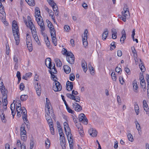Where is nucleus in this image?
Listing matches in <instances>:
<instances>
[{
  "instance_id": "e433bc0d",
  "label": "nucleus",
  "mask_w": 149,
  "mask_h": 149,
  "mask_svg": "<svg viewBox=\"0 0 149 149\" xmlns=\"http://www.w3.org/2000/svg\"><path fill=\"white\" fill-rule=\"evenodd\" d=\"M67 135L68 142L70 141H73L72 136V134L71 132L67 133Z\"/></svg>"
},
{
  "instance_id": "6e6d98bb",
  "label": "nucleus",
  "mask_w": 149,
  "mask_h": 149,
  "mask_svg": "<svg viewBox=\"0 0 149 149\" xmlns=\"http://www.w3.org/2000/svg\"><path fill=\"white\" fill-rule=\"evenodd\" d=\"M65 31L66 32H69L70 30V26L68 25H65L64 27Z\"/></svg>"
},
{
  "instance_id": "7c9ffc66",
  "label": "nucleus",
  "mask_w": 149,
  "mask_h": 149,
  "mask_svg": "<svg viewBox=\"0 0 149 149\" xmlns=\"http://www.w3.org/2000/svg\"><path fill=\"white\" fill-rule=\"evenodd\" d=\"M140 63L139 64V67L140 68L141 71L143 72H144L145 71L146 69L144 66L143 65V62L141 61V59H140Z\"/></svg>"
},
{
  "instance_id": "e2e57ef3",
  "label": "nucleus",
  "mask_w": 149,
  "mask_h": 149,
  "mask_svg": "<svg viewBox=\"0 0 149 149\" xmlns=\"http://www.w3.org/2000/svg\"><path fill=\"white\" fill-rule=\"evenodd\" d=\"M72 119H73V120L74 122L75 123H77V117L76 116L74 115V116H72Z\"/></svg>"
},
{
  "instance_id": "0eeeda50",
  "label": "nucleus",
  "mask_w": 149,
  "mask_h": 149,
  "mask_svg": "<svg viewBox=\"0 0 149 149\" xmlns=\"http://www.w3.org/2000/svg\"><path fill=\"white\" fill-rule=\"evenodd\" d=\"M67 57H66L67 61L70 64H72L74 63V56L71 52H68L67 54Z\"/></svg>"
},
{
  "instance_id": "603ef678",
  "label": "nucleus",
  "mask_w": 149,
  "mask_h": 149,
  "mask_svg": "<svg viewBox=\"0 0 149 149\" xmlns=\"http://www.w3.org/2000/svg\"><path fill=\"white\" fill-rule=\"evenodd\" d=\"M75 79V76L73 74H71L70 76V79L71 81H73Z\"/></svg>"
},
{
  "instance_id": "ddd939ff",
  "label": "nucleus",
  "mask_w": 149,
  "mask_h": 149,
  "mask_svg": "<svg viewBox=\"0 0 149 149\" xmlns=\"http://www.w3.org/2000/svg\"><path fill=\"white\" fill-rule=\"evenodd\" d=\"M46 108L45 109H46L47 111H50L51 112H52V113H53V110L52 109H51L50 108V106H51V104L49 100L47 98H46Z\"/></svg>"
},
{
  "instance_id": "72a5a7b5",
  "label": "nucleus",
  "mask_w": 149,
  "mask_h": 149,
  "mask_svg": "<svg viewBox=\"0 0 149 149\" xmlns=\"http://www.w3.org/2000/svg\"><path fill=\"white\" fill-rule=\"evenodd\" d=\"M50 69L51 70L49 72L51 74H52V73L56 74L57 72L56 68L55 67V65L54 64L52 65L51 69Z\"/></svg>"
},
{
  "instance_id": "cd10ccee",
  "label": "nucleus",
  "mask_w": 149,
  "mask_h": 149,
  "mask_svg": "<svg viewBox=\"0 0 149 149\" xmlns=\"http://www.w3.org/2000/svg\"><path fill=\"white\" fill-rule=\"evenodd\" d=\"M133 86L134 91L136 92V90L138 89V86L136 80H134L133 81Z\"/></svg>"
},
{
  "instance_id": "79ce46f5",
  "label": "nucleus",
  "mask_w": 149,
  "mask_h": 149,
  "mask_svg": "<svg viewBox=\"0 0 149 149\" xmlns=\"http://www.w3.org/2000/svg\"><path fill=\"white\" fill-rule=\"evenodd\" d=\"M128 139L131 142H133L134 141L133 137L132 135L130 133H128L127 135Z\"/></svg>"
},
{
  "instance_id": "393cba45",
  "label": "nucleus",
  "mask_w": 149,
  "mask_h": 149,
  "mask_svg": "<svg viewBox=\"0 0 149 149\" xmlns=\"http://www.w3.org/2000/svg\"><path fill=\"white\" fill-rule=\"evenodd\" d=\"M143 106L144 110L146 112V113L148 114V111L149 110L148 105L146 103V101L145 100H143Z\"/></svg>"
},
{
  "instance_id": "09e8293b",
  "label": "nucleus",
  "mask_w": 149,
  "mask_h": 149,
  "mask_svg": "<svg viewBox=\"0 0 149 149\" xmlns=\"http://www.w3.org/2000/svg\"><path fill=\"white\" fill-rule=\"evenodd\" d=\"M115 42H113L111 44V46L110 49L111 50H112L114 49L115 48Z\"/></svg>"
},
{
  "instance_id": "7ed1b4c3",
  "label": "nucleus",
  "mask_w": 149,
  "mask_h": 149,
  "mask_svg": "<svg viewBox=\"0 0 149 149\" xmlns=\"http://www.w3.org/2000/svg\"><path fill=\"white\" fill-rule=\"evenodd\" d=\"M12 30L13 35L16 41V44L18 45L19 42V30L17 22L14 20L12 22Z\"/></svg>"
},
{
  "instance_id": "473e14b6",
  "label": "nucleus",
  "mask_w": 149,
  "mask_h": 149,
  "mask_svg": "<svg viewBox=\"0 0 149 149\" xmlns=\"http://www.w3.org/2000/svg\"><path fill=\"white\" fill-rule=\"evenodd\" d=\"M25 1L30 6H33L35 4L34 0H25Z\"/></svg>"
},
{
  "instance_id": "412c9836",
  "label": "nucleus",
  "mask_w": 149,
  "mask_h": 149,
  "mask_svg": "<svg viewBox=\"0 0 149 149\" xmlns=\"http://www.w3.org/2000/svg\"><path fill=\"white\" fill-rule=\"evenodd\" d=\"M108 35V31L107 29H105L102 35V38L103 40H105Z\"/></svg>"
},
{
  "instance_id": "b1692460",
  "label": "nucleus",
  "mask_w": 149,
  "mask_h": 149,
  "mask_svg": "<svg viewBox=\"0 0 149 149\" xmlns=\"http://www.w3.org/2000/svg\"><path fill=\"white\" fill-rule=\"evenodd\" d=\"M81 66L83 71L86 72L87 70V64L86 61H82Z\"/></svg>"
},
{
  "instance_id": "c756f323",
  "label": "nucleus",
  "mask_w": 149,
  "mask_h": 149,
  "mask_svg": "<svg viewBox=\"0 0 149 149\" xmlns=\"http://www.w3.org/2000/svg\"><path fill=\"white\" fill-rule=\"evenodd\" d=\"M112 33V38L113 39H115L117 38V32L116 29H112L111 30Z\"/></svg>"
},
{
  "instance_id": "13d9d810",
  "label": "nucleus",
  "mask_w": 149,
  "mask_h": 149,
  "mask_svg": "<svg viewBox=\"0 0 149 149\" xmlns=\"http://www.w3.org/2000/svg\"><path fill=\"white\" fill-rule=\"evenodd\" d=\"M66 109L68 111L69 113H70L72 114H73L74 112V111L73 110H72L69 107H67V108H66Z\"/></svg>"
},
{
  "instance_id": "de8ad7c7",
  "label": "nucleus",
  "mask_w": 149,
  "mask_h": 149,
  "mask_svg": "<svg viewBox=\"0 0 149 149\" xmlns=\"http://www.w3.org/2000/svg\"><path fill=\"white\" fill-rule=\"evenodd\" d=\"M67 96L68 98L72 100L74 99V98L75 99V96L72 94L70 93L67 94Z\"/></svg>"
},
{
  "instance_id": "f257e3e1",
  "label": "nucleus",
  "mask_w": 149,
  "mask_h": 149,
  "mask_svg": "<svg viewBox=\"0 0 149 149\" xmlns=\"http://www.w3.org/2000/svg\"><path fill=\"white\" fill-rule=\"evenodd\" d=\"M35 16L37 22L40 26L41 33L43 35L45 33L44 31L45 30V26L44 21L40 15L39 9L38 7H36L35 8Z\"/></svg>"
},
{
  "instance_id": "c03bdc74",
  "label": "nucleus",
  "mask_w": 149,
  "mask_h": 149,
  "mask_svg": "<svg viewBox=\"0 0 149 149\" xmlns=\"http://www.w3.org/2000/svg\"><path fill=\"white\" fill-rule=\"evenodd\" d=\"M6 54L7 55H8L10 54V49L8 45H7V44H6Z\"/></svg>"
},
{
  "instance_id": "f704fd0d",
  "label": "nucleus",
  "mask_w": 149,
  "mask_h": 149,
  "mask_svg": "<svg viewBox=\"0 0 149 149\" xmlns=\"http://www.w3.org/2000/svg\"><path fill=\"white\" fill-rule=\"evenodd\" d=\"M45 111L46 114L45 115V116L46 118V120H47L48 119H52L51 117L49 116V115L50 113L51 114L52 113H51L50 111H47L46 109H45Z\"/></svg>"
},
{
  "instance_id": "20e7f679",
  "label": "nucleus",
  "mask_w": 149,
  "mask_h": 149,
  "mask_svg": "<svg viewBox=\"0 0 149 149\" xmlns=\"http://www.w3.org/2000/svg\"><path fill=\"white\" fill-rule=\"evenodd\" d=\"M48 26L50 29V32L52 37V41L55 46L57 44V39L56 36V31L52 23L48 20H46Z\"/></svg>"
},
{
  "instance_id": "f03ea898",
  "label": "nucleus",
  "mask_w": 149,
  "mask_h": 149,
  "mask_svg": "<svg viewBox=\"0 0 149 149\" xmlns=\"http://www.w3.org/2000/svg\"><path fill=\"white\" fill-rule=\"evenodd\" d=\"M27 19L29 23V28L31 31L33 37L36 42L39 45V44H40V42L37 34L36 30L35 27L32 21L31 17L29 16H27Z\"/></svg>"
},
{
  "instance_id": "9b49d317",
  "label": "nucleus",
  "mask_w": 149,
  "mask_h": 149,
  "mask_svg": "<svg viewBox=\"0 0 149 149\" xmlns=\"http://www.w3.org/2000/svg\"><path fill=\"white\" fill-rule=\"evenodd\" d=\"M0 116L2 121L3 123H6L7 121V119H6L5 114L4 113V110L1 109L0 110Z\"/></svg>"
},
{
  "instance_id": "bb28decb",
  "label": "nucleus",
  "mask_w": 149,
  "mask_h": 149,
  "mask_svg": "<svg viewBox=\"0 0 149 149\" xmlns=\"http://www.w3.org/2000/svg\"><path fill=\"white\" fill-rule=\"evenodd\" d=\"M63 69L65 72L68 74L71 71V68L67 65H65L63 66Z\"/></svg>"
},
{
  "instance_id": "f8f14e48",
  "label": "nucleus",
  "mask_w": 149,
  "mask_h": 149,
  "mask_svg": "<svg viewBox=\"0 0 149 149\" xmlns=\"http://www.w3.org/2000/svg\"><path fill=\"white\" fill-rule=\"evenodd\" d=\"M88 132L90 135L93 137H96L97 135L96 130L92 128H90L88 130Z\"/></svg>"
},
{
  "instance_id": "9d476101",
  "label": "nucleus",
  "mask_w": 149,
  "mask_h": 149,
  "mask_svg": "<svg viewBox=\"0 0 149 149\" xmlns=\"http://www.w3.org/2000/svg\"><path fill=\"white\" fill-rule=\"evenodd\" d=\"M20 115L21 116V114L22 113V118L23 119L24 121H27V112L26 109L24 107H22V109L20 112Z\"/></svg>"
},
{
  "instance_id": "864d4df0",
  "label": "nucleus",
  "mask_w": 149,
  "mask_h": 149,
  "mask_svg": "<svg viewBox=\"0 0 149 149\" xmlns=\"http://www.w3.org/2000/svg\"><path fill=\"white\" fill-rule=\"evenodd\" d=\"M34 144V142L33 140H31L30 143V149H32L33 147Z\"/></svg>"
},
{
  "instance_id": "2f4dec72",
  "label": "nucleus",
  "mask_w": 149,
  "mask_h": 149,
  "mask_svg": "<svg viewBox=\"0 0 149 149\" xmlns=\"http://www.w3.org/2000/svg\"><path fill=\"white\" fill-rule=\"evenodd\" d=\"M54 61L56 63L57 66L60 67L62 66V63L60 60L58 58H56L54 59Z\"/></svg>"
},
{
  "instance_id": "49530a36",
  "label": "nucleus",
  "mask_w": 149,
  "mask_h": 149,
  "mask_svg": "<svg viewBox=\"0 0 149 149\" xmlns=\"http://www.w3.org/2000/svg\"><path fill=\"white\" fill-rule=\"evenodd\" d=\"M111 77L112 79L114 81H116V74L114 72H112L111 74Z\"/></svg>"
},
{
  "instance_id": "aec40b11",
  "label": "nucleus",
  "mask_w": 149,
  "mask_h": 149,
  "mask_svg": "<svg viewBox=\"0 0 149 149\" xmlns=\"http://www.w3.org/2000/svg\"><path fill=\"white\" fill-rule=\"evenodd\" d=\"M122 36L120 38V41L121 43L124 42V41L126 38V34L125 31L124 29H123L121 32Z\"/></svg>"
},
{
  "instance_id": "5fc2aeb1",
  "label": "nucleus",
  "mask_w": 149,
  "mask_h": 149,
  "mask_svg": "<svg viewBox=\"0 0 149 149\" xmlns=\"http://www.w3.org/2000/svg\"><path fill=\"white\" fill-rule=\"evenodd\" d=\"M35 87L36 90L41 89V87L40 84H39L37 82L36 83V84L35 85Z\"/></svg>"
},
{
  "instance_id": "0e129e2a",
  "label": "nucleus",
  "mask_w": 149,
  "mask_h": 149,
  "mask_svg": "<svg viewBox=\"0 0 149 149\" xmlns=\"http://www.w3.org/2000/svg\"><path fill=\"white\" fill-rule=\"evenodd\" d=\"M115 71L118 73H120L121 71V69L118 67H117L115 70Z\"/></svg>"
},
{
  "instance_id": "052dcab7",
  "label": "nucleus",
  "mask_w": 149,
  "mask_h": 149,
  "mask_svg": "<svg viewBox=\"0 0 149 149\" xmlns=\"http://www.w3.org/2000/svg\"><path fill=\"white\" fill-rule=\"evenodd\" d=\"M13 61L15 62V65L17 64L18 63V60L17 57L15 56H14Z\"/></svg>"
},
{
  "instance_id": "39448f33",
  "label": "nucleus",
  "mask_w": 149,
  "mask_h": 149,
  "mask_svg": "<svg viewBox=\"0 0 149 149\" xmlns=\"http://www.w3.org/2000/svg\"><path fill=\"white\" fill-rule=\"evenodd\" d=\"M124 11L122 12V15L119 16V18L124 22L126 21V19L128 18L130 15V13L128 8L123 9Z\"/></svg>"
},
{
  "instance_id": "a211bd4d",
  "label": "nucleus",
  "mask_w": 149,
  "mask_h": 149,
  "mask_svg": "<svg viewBox=\"0 0 149 149\" xmlns=\"http://www.w3.org/2000/svg\"><path fill=\"white\" fill-rule=\"evenodd\" d=\"M73 88V83L68 81L66 83V89L69 91L72 90Z\"/></svg>"
},
{
  "instance_id": "69168bd1",
  "label": "nucleus",
  "mask_w": 149,
  "mask_h": 149,
  "mask_svg": "<svg viewBox=\"0 0 149 149\" xmlns=\"http://www.w3.org/2000/svg\"><path fill=\"white\" fill-rule=\"evenodd\" d=\"M17 146L18 147H19V148H20V147L22 146V145H21L20 141L19 140H17Z\"/></svg>"
},
{
  "instance_id": "a18cd8bd",
  "label": "nucleus",
  "mask_w": 149,
  "mask_h": 149,
  "mask_svg": "<svg viewBox=\"0 0 149 149\" xmlns=\"http://www.w3.org/2000/svg\"><path fill=\"white\" fill-rule=\"evenodd\" d=\"M7 97H3L2 99L3 100L2 101V103L3 105H7L8 103V101L7 100Z\"/></svg>"
},
{
  "instance_id": "a878e982",
  "label": "nucleus",
  "mask_w": 149,
  "mask_h": 149,
  "mask_svg": "<svg viewBox=\"0 0 149 149\" xmlns=\"http://www.w3.org/2000/svg\"><path fill=\"white\" fill-rule=\"evenodd\" d=\"M135 123L136 125V128L138 130L139 134V135H141V131L140 125L137 120H136L135 121Z\"/></svg>"
},
{
  "instance_id": "5701e85b",
  "label": "nucleus",
  "mask_w": 149,
  "mask_h": 149,
  "mask_svg": "<svg viewBox=\"0 0 149 149\" xmlns=\"http://www.w3.org/2000/svg\"><path fill=\"white\" fill-rule=\"evenodd\" d=\"M63 125L66 134H67L68 132H71L70 128H69L68 124L67 122H64Z\"/></svg>"
},
{
  "instance_id": "4d7b16f0",
  "label": "nucleus",
  "mask_w": 149,
  "mask_h": 149,
  "mask_svg": "<svg viewBox=\"0 0 149 149\" xmlns=\"http://www.w3.org/2000/svg\"><path fill=\"white\" fill-rule=\"evenodd\" d=\"M47 122L48 123L49 126L53 125V123L52 120V119L47 120Z\"/></svg>"
},
{
  "instance_id": "774afa93",
  "label": "nucleus",
  "mask_w": 149,
  "mask_h": 149,
  "mask_svg": "<svg viewBox=\"0 0 149 149\" xmlns=\"http://www.w3.org/2000/svg\"><path fill=\"white\" fill-rule=\"evenodd\" d=\"M146 78L147 79V85H149V75L147 74L146 76Z\"/></svg>"
},
{
  "instance_id": "f3484780",
  "label": "nucleus",
  "mask_w": 149,
  "mask_h": 149,
  "mask_svg": "<svg viewBox=\"0 0 149 149\" xmlns=\"http://www.w3.org/2000/svg\"><path fill=\"white\" fill-rule=\"evenodd\" d=\"M139 79L140 80L141 86L143 89H146V84L143 76H140Z\"/></svg>"
},
{
  "instance_id": "c85d7f7f",
  "label": "nucleus",
  "mask_w": 149,
  "mask_h": 149,
  "mask_svg": "<svg viewBox=\"0 0 149 149\" xmlns=\"http://www.w3.org/2000/svg\"><path fill=\"white\" fill-rule=\"evenodd\" d=\"M77 126L78 128V131L79 132V134L80 135L82 136V135H83V134L84 132L82 127L81 126L80 124H79L78 125H77Z\"/></svg>"
},
{
  "instance_id": "1a4fd4ad",
  "label": "nucleus",
  "mask_w": 149,
  "mask_h": 149,
  "mask_svg": "<svg viewBox=\"0 0 149 149\" xmlns=\"http://www.w3.org/2000/svg\"><path fill=\"white\" fill-rule=\"evenodd\" d=\"M79 120L80 122L85 125L88 124V120L84 113H81L79 116Z\"/></svg>"
},
{
  "instance_id": "6ab92c4d",
  "label": "nucleus",
  "mask_w": 149,
  "mask_h": 149,
  "mask_svg": "<svg viewBox=\"0 0 149 149\" xmlns=\"http://www.w3.org/2000/svg\"><path fill=\"white\" fill-rule=\"evenodd\" d=\"M19 102L17 103L18 105L16 107V111L17 112V116L19 117L21 116L20 114L21 111L22 109V107H21V103H20V101H19Z\"/></svg>"
},
{
  "instance_id": "2eb2a0df",
  "label": "nucleus",
  "mask_w": 149,
  "mask_h": 149,
  "mask_svg": "<svg viewBox=\"0 0 149 149\" xmlns=\"http://www.w3.org/2000/svg\"><path fill=\"white\" fill-rule=\"evenodd\" d=\"M53 8V10L54 12L55 15L56 16L58 15L59 12L58 8L56 4L55 3L52 5H51Z\"/></svg>"
},
{
  "instance_id": "37998d69",
  "label": "nucleus",
  "mask_w": 149,
  "mask_h": 149,
  "mask_svg": "<svg viewBox=\"0 0 149 149\" xmlns=\"http://www.w3.org/2000/svg\"><path fill=\"white\" fill-rule=\"evenodd\" d=\"M131 49L132 50V52L133 54V56L134 57H136L137 56V54L136 53V51L135 50V49L134 47L133 46L131 47Z\"/></svg>"
},
{
  "instance_id": "8fccbe9b",
  "label": "nucleus",
  "mask_w": 149,
  "mask_h": 149,
  "mask_svg": "<svg viewBox=\"0 0 149 149\" xmlns=\"http://www.w3.org/2000/svg\"><path fill=\"white\" fill-rule=\"evenodd\" d=\"M51 133L52 134L54 135V129L53 127V125L49 126Z\"/></svg>"
},
{
  "instance_id": "58836bf2",
  "label": "nucleus",
  "mask_w": 149,
  "mask_h": 149,
  "mask_svg": "<svg viewBox=\"0 0 149 149\" xmlns=\"http://www.w3.org/2000/svg\"><path fill=\"white\" fill-rule=\"evenodd\" d=\"M134 109L136 115H138L139 112V107L137 103H135L134 105Z\"/></svg>"
},
{
  "instance_id": "4468645a",
  "label": "nucleus",
  "mask_w": 149,
  "mask_h": 149,
  "mask_svg": "<svg viewBox=\"0 0 149 149\" xmlns=\"http://www.w3.org/2000/svg\"><path fill=\"white\" fill-rule=\"evenodd\" d=\"M72 106L74 110L76 111H79L82 110V107L77 103L75 102L74 103H73Z\"/></svg>"
},
{
  "instance_id": "dca6fc26",
  "label": "nucleus",
  "mask_w": 149,
  "mask_h": 149,
  "mask_svg": "<svg viewBox=\"0 0 149 149\" xmlns=\"http://www.w3.org/2000/svg\"><path fill=\"white\" fill-rule=\"evenodd\" d=\"M45 64L46 66L49 69H51L52 66L51 59L50 58H48L45 60Z\"/></svg>"
},
{
  "instance_id": "338daca9",
  "label": "nucleus",
  "mask_w": 149,
  "mask_h": 149,
  "mask_svg": "<svg viewBox=\"0 0 149 149\" xmlns=\"http://www.w3.org/2000/svg\"><path fill=\"white\" fill-rule=\"evenodd\" d=\"M73 100H75L76 102H79L80 100V99L79 97L77 96L76 97H75V99L74 98V99H73Z\"/></svg>"
},
{
  "instance_id": "ea45409f",
  "label": "nucleus",
  "mask_w": 149,
  "mask_h": 149,
  "mask_svg": "<svg viewBox=\"0 0 149 149\" xmlns=\"http://www.w3.org/2000/svg\"><path fill=\"white\" fill-rule=\"evenodd\" d=\"M28 96L27 95H22L20 96V99L22 101H25L28 98Z\"/></svg>"
},
{
  "instance_id": "4be33fe9",
  "label": "nucleus",
  "mask_w": 149,
  "mask_h": 149,
  "mask_svg": "<svg viewBox=\"0 0 149 149\" xmlns=\"http://www.w3.org/2000/svg\"><path fill=\"white\" fill-rule=\"evenodd\" d=\"M0 90L2 96V98L5 97L6 98V97H7L8 91L5 88L2 89Z\"/></svg>"
},
{
  "instance_id": "6e6552de",
  "label": "nucleus",
  "mask_w": 149,
  "mask_h": 149,
  "mask_svg": "<svg viewBox=\"0 0 149 149\" xmlns=\"http://www.w3.org/2000/svg\"><path fill=\"white\" fill-rule=\"evenodd\" d=\"M62 86L59 82H54L53 84V89L56 92L59 91L61 90Z\"/></svg>"
},
{
  "instance_id": "a19ab883",
  "label": "nucleus",
  "mask_w": 149,
  "mask_h": 149,
  "mask_svg": "<svg viewBox=\"0 0 149 149\" xmlns=\"http://www.w3.org/2000/svg\"><path fill=\"white\" fill-rule=\"evenodd\" d=\"M45 144L46 148L47 149H48L50 145V141L49 139H47V140L45 141Z\"/></svg>"
},
{
  "instance_id": "680f3d73",
  "label": "nucleus",
  "mask_w": 149,
  "mask_h": 149,
  "mask_svg": "<svg viewBox=\"0 0 149 149\" xmlns=\"http://www.w3.org/2000/svg\"><path fill=\"white\" fill-rule=\"evenodd\" d=\"M32 73L31 72H28L25 74L26 77L27 79L28 78H30L32 76Z\"/></svg>"
},
{
  "instance_id": "423d86ee",
  "label": "nucleus",
  "mask_w": 149,
  "mask_h": 149,
  "mask_svg": "<svg viewBox=\"0 0 149 149\" xmlns=\"http://www.w3.org/2000/svg\"><path fill=\"white\" fill-rule=\"evenodd\" d=\"M21 139L24 141H26L27 139L26 132L24 126H22L20 128Z\"/></svg>"
},
{
  "instance_id": "4c0bfd02",
  "label": "nucleus",
  "mask_w": 149,
  "mask_h": 149,
  "mask_svg": "<svg viewBox=\"0 0 149 149\" xmlns=\"http://www.w3.org/2000/svg\"><path fill=\"white\" fill-rule=\"evenodd\" d=\"M26 45L29 52L32 51L33 49L32 42L26 43Z\"/></svg>"
},
{
  "instance_id": "bf43d9fd",
  "label": "nucleus",
  "mask_w": 149,
  "mask_h": 149,
  "mask_svg": "<svg viewBox=\"0 0 149 149\" xmlns=\"http://www.w3.org/2000/svg\"><path fill=\"white\" fill-rule=\"evenodd\" d=\"M0 13L3 14V15L4 14H5V13L4 12V7L3 6L1 7L0 8Z\"/></svg>"
},
{
  "instance_id": "c9c22d12",
  "label": "nucleus",
  "mask_w": 149,
  "mask_h": 149,
  "mask_svg": "<svg viewBox=\"0 0 149 149\" xmlns=\"http://www.w3.org/2000/svg\"><path fill=\"white\" fill-rule=\"evenodd\" d=\"M86 37L84 36V37L82 38V41L83 42V45L84 47H86L88 45V42L87 40V38H86Z\"/></svg>"
},
{
  "instance_id": "3c124183",
  "label": "nucleus",
  "mask_w": 149,
  "mask_h": 149,
  "mask_svg": "<svg viewBox=\"0 0 149 149\" xmlns=\"http://www.w3.org/2000/svg\"><path fill=\"white\" fill-rule=\"evenodd\" d=\"M25 86L23 83H22L20 84L19 88L21 91H23L24 90Z\"/></svg>"
}]
</instances>
